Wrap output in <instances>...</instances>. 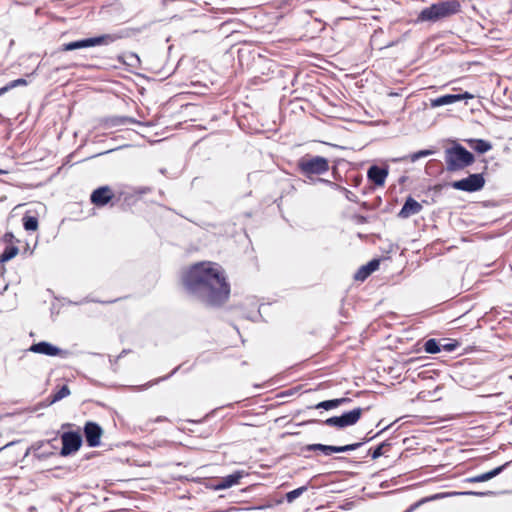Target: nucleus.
Segmentation results:
<instances>
[{
	"label": "nucleus",
	"mask_w": 512,
	"mask_h": 512,
	"mask_svg": "<svg viewBox=\"0 0 512 512\" xmlns=\"http://www.w3.org/2000/svg\"><path fill=\"white\" fill-rule=\"evenodd\" d=\"M26 84H27V81L24 78H19V79L9 82V87H11V89H12L14 87H17L20 85H26Z\"/></svg>",
	"instance_id": "58836bf2"
},
{
	"label": "nucleus",
	"mask_w": 512,
	"mask_h": 512,
	"mask_svg": "<svg viewBox=\"0 0 512 512\" xmlns=\"http://www.w3.org/2000/svg\"><path fill=\"white\" fill-rule=\"evenodd\" d=\"M468 144L474 151L480 154H484L492 149L491 143L484 139H469Z\"/></svg>",
	"instance_id": "5701e85b"
},
{
	"label": "nucleus",
	"mask_w": 512,
	"mask_h": 512,
	"mask_svg": "<svg viewBox=\"0 0 512 512\" xmlns=\"http://www.w3.org/2000/svg\"><path fill=\"white\" fill-rule=\"evenodd\" d=\"M243 477V473L241 471H236L230 475H227L221 478L217 484L215 485L216 490H224L230 488L239 483L240 479Z\"/></svg>",
	"instance_id": "f3484780"
},
{
	"label": "nucleus",
	"mask_w": 512,
	"mask_h": 512,
	"mask_svg": "<svg viewBox=\"0 0 512 512\" xmlns=\"http://www.w3.org/2000/svg\"><path fill=\"white\" fill-rule=\"evenodd\" d=\"M349 402H351V399L347 398V397L336 398V399L321 401V402L317 403L316 405L311 406L310 408L331 410V409L339 407L342 404L349 403Z\"/></svg>",
	"instance_id": "a211bd4d"
},
{
	"label": "nucleus",
	"mask_w": 512,
	"mask_h": 512,
	"mask_svg": "<svg viewBox=\"0 0 512 512\" xmlns=\"http://www.w3.org/2000/svg\"><path fill=\"white\" fill-rule=\"evenodd\" d=\"M422 204L416 201L412 196H408L397 214L400 219H408L411 216L417 215L422 211Z\"/></svg>",
	"instance_id": "f8f14e48"
},
{
	"label": "nucleus",
	"mask_w": 512,
	"mask_h": 512,
	"mask_svg": "<svg viewBox=\"0 0 512 512\" xmlns=\"http://www.w3.org/2000/svg\"><path fill=\"white\" fill-rule=\"evenodd\" d=\"M120 36L116 34H103L96 37H90L64 43L61 47V51H73L76 49H84L100 45H109L119 39Z\"/></svg>",
	"instance_id": "39448f33"
},
{
	"label": "nucleus",
	"mask_w": 512,
	"mask_h": 512,
	"mask_svg": "<svg viewBox=\"0 0 512 512\" xmlns=\"http://www.w3.org/2000/svg\"><path fill=\"white\" fill-rule=\"evenodd\" d=\"M10 89H11V87H9V83H8L6 86H4V87L0 88V96H2L3 94H5V93H6L7 91H9Z\"/></svg>",
	"instance_id": "79ce46f5"
},
{
	"label": "nucleus",
	"mask_w": 512,
	"mask_h": 512,
	"mask_svg": "<svg viewBox=\"0 0 512 512\" xmlns=\"http://www.w3.org/2000/svg\"><path fill=\"white\" fill-rule=\"evenodd\" d=\"M362 446V443H352L344 446H334V453L354 451Z\"/></svg>",
	"instance_id": "7c9ffc66"
},
{
	"label": "nucleus",
	"mask_w": 512,
	"mask_h": 512,
	"mask_svg": "<svg viewBox=\"0 0 512 512\" xmlns=\"http://www.w3.org/2000/svg\"><path fill=\"white\" fill-rule=\"evenodd\" d=\"M341 192L344 194L345 198L348 201L354 202V203L358 202L357 196L354 193H352L350 190H348L347 188H345V187L342 188Z\"/></svg>",
	"instance_id": "f704fd0d"
},
{
	"label": "nucleus",
	"mask_w": 512,
	"mask_h": 512,
	"mask_svg": "<svg viewBox=\"0 0 512 512\" xmlns=\"http://www.w3.org/2000/svg\"><path fill=\"white\" fill-rule=\"evenodd\" d=\"M357 222L360 223V224L366 223L367 222V217L363 216V215H359V216H357Z\"/></svg>",
	"instance_id": "a19ab883"
},
{
	"label": "nucleus",
	"mask_w": 512,
	"mask_h": 512,
	"mask_svg": "<svg viewBox=\"0 0 512 512\" xmlns=\"http://www.w3.org/2000/svg\"><path fill=\"white\" fill-rule=\"evenodd\" d=\"M5 272H6L5 266L4 265H0V279L3 278Z\"/></svg>",
	"instance_id": "c03bdc74"
},
{
	"label": "nucleus",
	"mask_w": 512,
	"mask_h": 512,
	"mask_svg": "<svg viewBox=\"0 0 512 512\" xmlns=\"http://www.w3.org/2000/svg\"><path fill=\"white\" fill-rule=\"evenodd\" d=\"M303 451H321L324 455L329 456L334 453L333 445H325L321 443L308 444L302 449Z\"/></svg>",
	"instance_id": "393cba45"
},
{
	"label": "nucleus",
	"mask_w": 512,
	"mask_h": 512,
	"mask_svg": "<svg viewBox=\"0 0 512 512\" xmlns=\"http://www.w3.org/2000/svg\"><path fill=\"white\" fill-rule=\"evenodd\" d=\"M125 58L126 59L123 62L128 66L135 67V66H137V64L140 63V59H139L138 55L135 53H129L128 55L125 56Z\"/></svg>",
	"instance_id": "2f4dec72"
},
{
	"label": "nucleus",
	"mask_w": 512,
	"mask_h": 512,
	"mask_svg": "<svg viewBox=\"0 0 512 512\" xmlns=\"http://www.w3.org/2000/svg\"><path fill=\"white\" fill-rule=\"evenodd\" d=\"M388 176V169L378 165H372L367 171L368 180L376 186H383Z\"/></svg>",
	"instance_id": "ddd939ff"
},
{
	"label": "nucleus",
	"mask_w": 512,
	"mask_h": 512,
	"mask_svg": "<svg viewBox=\"0 0 512 512\" xmlns=\"http://www.w3.org/2000/svg\"><path fill=\"white\" fill-rule=\"evenodd\" d=\"M166 420H167V418H166V417H164V416H159V417H157V418H156V420H155V421H156V422H163V421H166Z\"/></svg>",
	"instance_id": "a18cd8bd"
},
{
	"label": "nucleus",
	"mask_w": 512,
	"mask_h": 512,
	"mask_svg": "<svg viewBox=\"0 0 512 512\" xmlns=\"http://www.w3.org/2000/svg\"><path fill=\"white\" fill-rule=\"evenodd\" d=\"M361 206H362L363 208H368V207H369V205H368V203H367V202H363V203L361 204Z\"/></svg>",
	"instance_id": "09e8293b"
},
{
	"label": "nucleus",
	"mask_w": 512,
	"mask_h": 512,
	"mask_svg": "<svg viewBox=\"0 0 512 512\" xmlns=\"http://www.w3.org/2000/svg\"><path fill=\"white\" fill-rule=\"evenodd\" d=\"M6 171L0 169V174H4Z\"/></svg>",
	"instance_id": "6e6d98bb"
},
{
	"label": "nucleus",
	"mask_w": 512,
	"mask_h": 512,
	"mask_svg": "<svg viewBox=\"0 0 512 512\" xmlns=\"http://www.w3.org/2000/svg\"><path fill=\"white\" fill-rule=\"evenodd\" d=\"M22 221L26 231H36L38 229L39 222L37 217L25 215Z\"/></svg>",
	"instance_id": "cd10ccee"
},
{
	"label": "nucleus",
	"mask_w": 512,
	"mask_h": 512,
	"mask_svg": "<svg viewBox=\"0 0 512 512\" xmlns=\"http://www.w3.org/2000/svg\"><path fill=\"white\" fill-rule=\"evenodd\" d=\"M29 351L47 356L65 357L67 355V351L62 350L47 341H40L38 343L32 344L29 348Z\"/></svg>",
	"instance_id": "9d476101"
},
{
	"label": "nucleus",
	"mask_w": 512,
	"mask_h": 512,
	"mask_svg": "<svg viewBox=\"0 0 512 512\" xmlns=\"http://www.w3.org/2000/svg\"><path fill=\"white\" fill-rule=\"evenodd\" d=\"M183 286L192 298L211 307L223 305L230 295V284L223 268L213 262H199L182 277Z\"/></svg>",
	"instance_id": "f257e3e1"
},
{
	"label": "nucleus",
	"mask_w": 512,
	"mask_h": 512,
	"mask_svg": "<svg viewBox=\"0 0 512 512\" xmlns=\"http://www.w3.org/2000/svg\"><path fill=\"white\" fill-rule=\"evenodd\" d=\"M366 409L357 407L340 415L343 428L356 424Z\"/></svg>",
	"instance_id": "dca6fc26"
},
{
	"label": "nucleus",
	"mask_w": 512,
	"mask_h": 512,
	"mask_svg": "<svg viewBox=\"0 0 512 512\" xmlns=\"http://www.w3.org/2000/svg\"><path fill=\"white\" fill-rule=\"evenodd\" d=\"M393 445V439H387L381 442L375 448L369 449L368 453L371 455L372 459H378L379 457L384 455Z\"/></svg>",
	"instance_id": "412c9836"
},
{
	"label": "nucleus",
	"mask_w": 512,
	"mask_h": 512,
	"mask_svg": "<svg viewBox=\"0 0 512 512\" xmlns=\"http://www.w3.org/2000/svg\"><path fill=\"white\" fill-rule=\"evenodd\" d=\"M45 445H50V441H47L46 443L45 442H37L36 444L32 445L31 447H29L25 453V455H28V453L33 450L34 452V456L38 459H46L48 458L49 456H51L53 454L52 451H46V450H42V448L45 446Z\"/></svg>",
	"instance_id": "4be33fe9"
},
{
	"label": "nucleus",
	"mask_w": 512,
	"mask_h": 512,
	"mask_svg": "<svg viewBox=\"0 0 512 512\" xmlns=\"http://www.w3.org/2000/svg\"><path fill=\"white\" fill-rule=\"evenodd\" d=\"M439 497H440L439 495H435V496L431 497L430 499H437Z\"/></svg>",
	"instance_id": "3c124183"
},
{
	"label": "nucleus",
	"mask_w": 512,
	"mask_h": 512,
	"mask_svg": "<svg viewBox=\"0 0 512 512\" xmlns=\"http://www.w3.org/2000/svg\"><path fill=\"white\" fill-rule=\"evenodd\" d=\"M5 237H6V238H8V240H11V239H13V238H14L13 234H11V233H7V234L5 235Z\"/></svg>",
	"instance_id": "de8ad7c7"
},
{
	"label": "nucleus",
	"mask_w": 512,
	"mask_h": 512,
	"mask_svg": "<svg viewBox=\"0 0 512 512\" xmlns=\"http://www.w3.org/2000/svg\"><path fill=\"white\" fill-rule=\"evenodd\" d=\"M19 253V249L17 246L8 245L4 248L3 252L0 254V265H4L5 262L13 259Z\"/></svg>",
	"instance_id": "a878e982"
},
{
	"label": "nucleus",
	"mask_w": 512,
	"mask_h": 512,
	"mask_svg": "<svg viewBox=\"0 0 512 512\" xmlns=\"http://www.w3.org/2000/svg\"><path fill=\"white\" fill-rule=\"evenodd\" d=\"M331 188H332V189H335V190H338V191H340V192H341V191H342V188H344V187H343V186H341V185H338V184L334 183V184H331Z\"/></svg>",
	"instance_id": "37998d69"
},
{
	"label": "nucleus",
	"mask_w": 512,
	"mask_h": 512,
	"mask_svg": "<svg viewBox=\"0 0 512 512\" xmlns=\"http://www.w3.org/2000/svg\"><path fill=\"white\" fill-rule=\"evenodd\" d=\"M460 494L461 495H472V496H477V497H484V496L493 495L494 492H492V491H484V492L465 491V492H461Z\"/></svg>",
	"instance_id": "72a5a7b5"
},
{
	"label": "nucleus",
	"mask_w": 512,
	"mask_h": 512,
	"mask_svg": "<svg viewBox=\"0 0 512 512\" xmlns=\"http://www.w3.org/2000/svg\"><path fill=\"white\" fill-rule=\"evenodd\" d=\"M424 351L428 354H436L441 351V344L435 338H430L424 343Z\"/></svg>",
	"instance_id": "bb28decb"
},
{
	"label": "nucleus",
	"mask_w": 512,
	"mask_h": 512,
	"mask_svg": "<svg viewBox=\"0 0 512 512\" xmlns=\"http://www.w3.org/2000/svg\"><path fill=\"white\" fill-rule=\"evenodd\" d=\"M114 197L113 190L110 186H100L96 188L90 195V201L97 207L107 205Z\"/></svg>",
	"instance_id": "1a4fd4ad"
},
{
	"label": "nucleus",
	"mask_w": 512,
	"mask_h": 512,
	"mask_svg": "<svg viewBox=\"0 0 512 512\" xmlns=\"http://www.w3.org/2000/svg\"><path fill=\"white\" fill-rule=\"evenodd\" d=\"M461 11V4L458 0H441L422 9L417 22L435 23L447 19Z\"/></svg>",
	"instance_id": "f03ea898"
},
{
	"label": "nucleus",
	"mask_w": 512,
	"mask_h": 512,
	"mask_svg": "<svg viewBox=\"0 0 512 512\" xmlns=\"http://www.w3.org/2000/svg\"><path fill=\"white\" fill-rule=\"evenodd\" d=\"M360 182H361V177H356V178H354V185H355V186L359 185V184H360Z\"/></svg>",
	"instance_id": "49530a36"
},
{
	"label": "nucleus",
	"mask_w": 512,
	"mask_h": 512,
	"mask_svg": "<svg viewBox=\"0 0 512 512\" xmlns=\"http://www.w3.org/2000/svg\"><path fill=\"white\" fill-rule=\"evenodd\" d=\"M485 185V179L482 173L470 174L468 177L453 181L451 187L464 192L480 191Z\"/></svg>",
	"instance_id": "423d86ee"
},
{
	"label": "nucleus",
	"mask_w": 512,
	"mask_h": 512,
	"mask_svg": "<svg viewBox=\"0 0 512 512\" xmlns=\"http://www.w3.org/2000/svg\"><path fill=\"white\" fill-rule=\"evenodd\" d=\"M83 434L88 447L95 448L100 446L103 429L98 423L87 421L83 427Z\"/></svg>",
	"instance_id": "6e6552de"
},
{
	"label": "nucleus",
	"mask_w": 512,
	"mask_h": 512,
	"mask_svg": "<svg viewBox=\"0 0 512 512\" xmlns=\"http://www.w3.org/2000/svg\"><path fill=\"white\" fill-rule=\"evenodd\" d=\"M62 448L60 455L63 457L76 453L83 443L82 435L79 431H66L61 434Z\"/></svg>",
	"instance_id": "0eeeda50"
},
{
	"label": "nucleus",
	"mask_w": 512,
	"mask_h": 512,
	"mask_svg": "<svg viewBox=\"0 0 512 512\" xmlns=\"http://www.w3.org/2000/svg\"><path fill=\"white\" fill-rule=\"evenodd\" d=\"M71 394V391L67 385L56 387L55 391L46 399L47 405H52Z\"/></svg>",
	"instance_id": "aec40b11"
},
{
	"label": "nucleus",
	"mask_w": 512,
	"mask_h": 512,
	"mask_svg": "<svg viewBox=\"0 0 512 512\" xmlns=\"http://www.w3.org/2000/svg\"><path fill=\"white\" fill-rule=\"evenodd\" d=\"M136 122L137 121L132 117L112 116V117H108L104 120V125L106 127L112 128V127H118V126H123V125H127V124H134Z\"/></svg>",
	"instance_id": "6ab92c4d"
},
{
	"label": "nucleus",
	"mask_w": 512,
	"mask_h": 512,
	"mask_svg": "<svg viewBox=\"0 0 512 512\" xmlns=\"http://www.w3.org/2000/svg\"><path fill=\"white\" fill-rule=\"evenodd\" d=\"M66 426L69 427L71 425L69 423H66V424L62 425L63 428L66 427Z\"/></svg>",
	"instance_id": "603ef678"
},
{
	"label": "nucleus",
	"mask_w": 512,
	"mask_h": 512,
	"mask_svg": "<svg viewBox=\"0 0 512 512\" xmlns=\"http://www.w3.org/2000/svg\"><path fill=\"white\" fill-rule=\"evenodd\" d=\"M181 366H182V365H179V366L175 367V368L170 372V374H168V375H166V376H163V377H160V378L156 379V380L154 381V384H157V383H159V382H161V381H165V380L169 379L172 375H174V374H175V373H176V372L181 368Z\"/></svg>",
	"instance_id": "e433bc0d"
},
{
	"label": "nucleus",
	"mask_w": 512,
	"mask_h": 512,
	"mask_svg": "<svg viewBox=\"0 0 512 512\" xmlns=\"http://www.w3.org/2000/svg\"><path fill=\"white\" fill-rule=\"evenodd\" d=\"M13 443H10V444H6V446H4L2 449L6 448V447H9L10 445H12Z\"/></svg>",
	"instance_id": "864d4df0"
},
{
	"label": "nucleus",
	"mask_w": 512,
	"mask_h": 512,
	"mask_svg": "<svg viewBox=\"0 0 512 512\" xmlns=\"http://www.w3.org/2000/svg\"><path fill=\"white\" fill-rule=\"evenodd\" d=\"M380 260L372 259L366 265L361 266L354 275L356 281H364L379 268Z\"/></svg>",
	"instance_id": "2eb2a0df"
},
{
	"label": "nucleus",
	"mask_w": 512,
	"mask_h": 512,
	"mask_svg": "<svg viewBox=\"0 0 512 512\" xmlns=\"http://www.w3.org/2000/svg\"><path fill=\"white\" fill-rule=\"evenodd\" d=\"M432 154H434V150H431V149L419 150L415 153H412V154L404 157L403 160L409 159L411 162H415V161L419 160L420 158L427 157Z\"/></svg>",
	"instance_id": "c85d7f7f"
},
{
	"label": "nucleus",
	"mask_w": 512,
	"mask_h": 512,
	"mask_svg": "<svg viewBox=\"0 0 512 512\" xmlns=\"http://www.w3.org/2000/svg\"><path fill=\"white\" fill-rule=\"evenodd\" d=\"M8 288V285L7 284H4L3 287H2V290L0 292H3V291H6Z\"/></svg>",
	"instance_id": "8fccbe9b"
},
{
	"label": "nucleus",
	"mask_w": 512,
	"mask_h": 512,
	"mask_svg": "<svg viewBox=\"0 0 512 512\" xmlns=\"http://www.w3.org/2000/svg\"><path fill=\"white\" fill-rule=\"evenodd\" d=\"M297 169L303 176L311 179L313 175H322L329 170V161L323 156L305 155L297 161Z\"/></svg>",
	"instance_id": "20e7f679"
},
{
	"label": "nucleus",
	"mask_w": 512,
	"mask_h": 512,
	"mask_svg": "<svg viewBox=\"0 0 512 512\" xmlns=\"http://www.w3.org/2000/svg\"><path fill=\"white\" fill-rule=\"evenodd\" d=\"M472 98H474V96L469 92H464L460 94H446L435 99H430V106L432 108H436L440 106L450 105L461 100H467Z\"/></svg>",
	"instance_id": "9b49d317"
},
{
	"label": "nucleus",
	"mask_w": 512,
	"mask_h": 512,
	"mask_svg": "<svg viewBox=\"0 0 512 512\" xmlns=\"http://www.w3.org/2000/svg\"><path fill=\"white\" fill-rule=\"evenodd\" d=\"M458 342L457 341H453V342H449V343H446L444 345H441V349L447 351V352H452L454 351L457 347H458Z\"/></svg>",
	"instance_id": "c9c22d12"
},
{
	"label": "nucleus",
	"mask_w": 512,
	"mask_h": 512,
	"mask_svg": "<svg viewBox=\"0 0 512 512\" xmlns=\"http://www.w3.org/2000/svg\"><path fill=\"white\" fill-rule=\"evenodd\" d=\"M303 424H322V425H326L329 427L343 429L340 416H333V417L327 418L326 420L311 419V420L304 422Z\"/></svg>",
	"instance_id": "b1692460"
},
{
	"label": "nucleus",
	"mask_w": 512,
	"mask_h": 512,
	"mask_svg": "<svg viewBox=\"0 0 512 512\" xmlns=\"http://www.w3.org/2000/svg\"><path fill=\"white\" fill-rule=\"evenodd\" d=\"M510 464H511V461H508V462L504 463L503 465L498 466L488 472L467 478L466 481L470 482V483H479V482L488 481V480L498 476L499 474H501Z\"/></svg>",
	"instance_id": "4468645a"
},
{
	"label": "nucleus",
	"mask_w": 512,
	"mask_h": 512,
	"mask_svg": "<svg viewBox=\"0 0 512 512\" xmlns=\"http://www.w3.org/2000/svg\"><path fill=\"white\" fill-rule=\"evenodd\" d=\"M429 499L428 498H423L417 502H415L414 504H412L409 508H407L404 512H413L415 509H417L419 506H421L423 503H425L426 501H428Z\"/></svg>",
	"instance_id": "4c0bfd02"
},
{
	"label": "nucleus",
	"mask_w": 512,
	"mask_h": 512,
	"mask_svg": "<svg viewBox=\"0 0 512 512\" xmlns=\"http://www.w3.org/2000/svg\"><path fill=\"white\" fill-rule=\"evenodd\" d=\"M337 459H339V460H345L346 458H345V457H338Z\"/></svg>",
	"instance_id": "5fc2aeb1"
},
{
	"label": "nucleus",
	"mask_w": 512,
	"mask_h": 512,
	"mask_svg": "<svg viewBox=\"0 0 512 512\" xmlns=\"http://www.w3.org/2000/svg\"><path fill=\"white\" fill-rule=\"evenodd\" d=\"M445 163L448 172L460 171L475 161V156L459 143L445 149Z\"/></svg>",
	"instance_id": "7ed1b4c3"
},
{
	"label": "nucleus",
	"mask_w": 512,
	"mask_h": 512,
	"mask_svg": "<svg viewBox=\"0 0 512 512\" xmlns=\"http://www.w3.org/2000/svg\"><path fill=\"white\" fill-rule=\"evenodd\" d=\"M307 490V486H301L286 494V500L288 503H292L295 499L301 496Z\"/></svg>",
	"instance_id": "c756f323"
},
{
	"label": "nucleus",
	"mask_w": 512,
	"mask_h": 512,
	"mask_svg": "<svg viewBox=\"0 0 512 512\" xmlns=\"http://www.w3.org/2000/svg\"><path fill=\"white\" fill-rule=\"evenodd\" d=\"M317 182H321V183H324L326 184L327 186L331 187V184H334V182L330 181V180H327V179H323V178H317L316 180Z\"/></svg>",
	"instance_id": "ea45409f"
},
{
	"label": "nucleus",
	"mask_w": 512,
	"mask_h": 512,
	"mask_svg": "<svg viewBox=\"0 0 512 512\" xmlns=\"http://www.w3.org/2000/svg\"><path fill=\"white\" fill-rule=\"evenodd\" d=\"M390 426H386L384 427L383 429H381L379 432H377L376 434L374 435H371V431L368 432L366 434V436L362 439V441L360 443L365 444V443H368L370 441H372L374 438L378 437L380 434H382L384 431H386Z\"/></svg>",
	"instance_id": "473e14b6"
}]
</instances>
